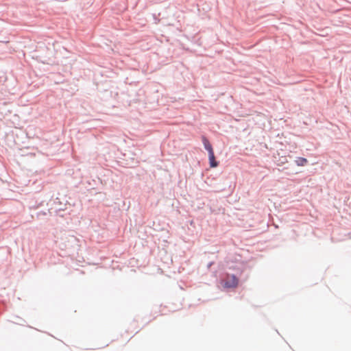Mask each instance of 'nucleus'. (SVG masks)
<instances>
[{
    "label": "nucleus",
    "instance_id": "f257e3e1",
    "mask_svg": "<svg viewBox=\"0 0 351 351\" xmlns=\"http://www.w3.org/2000/svg\"><path fill=\"white\" fill-rule=\"evenodd\" d=\"M239 277L237 274H232L230 278L221 282V285L225 289H233L238 286Z\"/></svg>",
    "mask_w": 351,
    "mask_h": 351
},
{
    "label": "nucleus",
    "instance_id": "f03ea898",
    "mask_svg": "<svg viewBox=\"0 0 351 351\" xmlns=\"http://www.w3.org/2000/svg\"><path fill=\"white\" fill-rule=\"evenodd\" d=\"M201 138H202V142L203 143L204 147L208 152V154H209L212 152H214L213 145L210 143L208 138L204 135H202L201 136Z\"/></svg>",
    "mask_w": 351,
    "mask_h": 351
},
{
    "label": "nucleus",
    "instance_id": "7ed1b4c3",
    "mask_svg": "<svg viewBox=\"0 0 351 351\" xmlns=\"http://www.w3.org/2000/svg\"><path fill=\"white\" fill-rule=\"evenodd\" d=\"M208 162H209V166L210 168H215L217 167L219 162V161H217L216 159H215V153L214 152H212L209 154H208Z\"/></svg>",
    "mask_w": 351,
    "mask_h": 351
},
{
    "label": "nucleus",
    "instance_id": "20e7f679",
    "mask_svg": "<svg viewBox=\"0 0 351 351\" xmlns=\"http://www.w3.org/2000/svg\"><path fill=\"white\" fill-rule=\"evenodd\" d=\"M295 162L298 166H305L308 164V161L306 158L304 157H297L295 160Z\"/></svg>",
    "mask_w": 351,
    "mask_h": 351
},
{
    "label": "nucleus",
    "instance_id": "39448f33",
    "mask_svg": "<svg viewBox=\"0 0 351 351\" xmlns=\"http://www.w3.org/2000/svg\"><path fill=\"white\" fill-rule=\"evenodd\" d=\"M46 215H47V213L45 211H40L36 213V216L38 218L45 216Z\"/></svg>",
    "mask_w": 351,
    "mask_h": 351
},
{
    "label": "nucleus",
    "instance_id": "423d86ee",
    "mask_svg": "<svg viewBox=\"0 0 351 351\" xmlns=\"http://www.w3.org/2000/svg\"><path fill=\"white\" fill-rule=\"evenodd\" d=\"M234 187H235V184H234L233 185L232 184V183L229 184L228 191L230 193H232L233 192Z\"/></svg>",
    "mask_w": 351,
    "mask_h": 351
},
{
    "label": "nucleus",
    "instance_id": "0eeeda50",
    "mask_svg": "<svg viewBox=\"0 0 351 351\" xmlns=\"http://www.w3.org/2000/svg\"><path fill=\"white\" fill-rule=\"evenodd\" d=\"M213 264V262L208 263V265H207V267L210 268Z\"/></svg>",
    "mask_w": 351,
    "mask_h": 351
},
{
    "label": "nucleus",
    "instance_id": "6e6552de",
    "mask_svg": "<svg viewBox=\"0 0 351 351\" xmlns=\"http://www.w3.org/2000/svg\"><path fill=\"white\" fill-rule=\"evenodd\" d=\"M243 271H242L241 273L240 274V278H243Z\"/></svg>",
    "mask_w": 351,
    "mask_h": 351
},
{
    "label": "nucleus",
    "instance_id": "1a4fd4ad",
    "mask_svg": "<svg viewBox=\"0 0 351 351\" xmlns=\"http://www.w3.org/2000/svg\"><path fill=\"white\" fill-rule=\"evenodd\" d=\"M247 275H245V276L243 277V280H246V279H247Z\"/></svg>",
    "mask_w": 351,
    "mask_h": 351
},
{
    "label": "nucleus",
    "instance_id": "9d476101",
    "mask_svg": "<svg viewBox=\"0 0 351 351\" xmlns=\"http://www.w3.org/2000/svg\"><path fill=\"white\" fill-rule=\"evenodd\" d=\"M59 210H64V208H63L60 207V208H59Z\"/></svg>",
    "mask_w": 351,
    "mask_h": 351
}]
</instances>
